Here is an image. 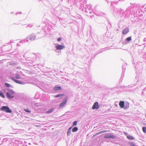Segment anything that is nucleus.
Segmentation results:
<instances>
[{"mask_svg": "<svg viewBox=\"0 0 146 146\" xmlns=\"http://www.w3.org/2000/svg\"><path fill=\"white\" fill-rule=\"evenodd\" d=\"M0 110L7 113H11L12 112L11 110L7 106H3L1 108Z\"/></svg>", "mask_w": 146, "mask_h": 146, "instance_id": "f257e3e1", "label": "nucleus"}, {"mask_svg": "<svg viewBox=\"0 0 146 146\" xmlns=\"http://www.w3.org/2000/svg\"><path fill=\"white\" fill-rule=\"evenodd\" d=\"M14 92L12 90H10L7 93V97L10 98H12L14 97Z\"/></svg>", "mask_w": 146, "mask_h": 146, "instance_id": "f03ea898", "label": "nucleus"}, {"mask_svg": "<svg viewBox=\"0 0 146 146\" xmlns=\"http://www.w3.org/2000/svg\"><path fill=\"white\" fill-rule=\"evenodd\" d=\"M99 108V106L98 103L97 102H95L94 104L92 107V109L93 110H94L95 109H98Z\"/></svg>", "mask_w": 146, "mask_h": 146, "instance_id": "7ed1b4c3", "label": "nucleus"}, {"mask_svg": "<svg viewBox=\"0 0 146 146\" xmlns=\"http://www.w3.org/2000/svg\"><path fill=\"white\" fill-rule=\"evenodd\" d=\"M104 137L106 139H114L115 138V137L112 135H105Z\"/></svg>", "mask_w": 146, "mask_h": 146, "instance_id": "20e7f679", "label": "nucleus"}, {"mask_svg": "<svg viewBox=\"0 0 146 146\" xmlns=\"http://www.w3.org/2000/svg\"><path fill=\"white\" fill-rule=\"evenodd\" d=\"M12 79L15 82H16V83H17L18 84H24V83L23 82H21L20 81H19V80H17L16 79H15L14 78H12Z\"/></svg>", "mask_w": 146, "mask_h": 146, "instance_id": "39448f33", "label": "nucleus"}, {"mask_svg": "<svg viewBox=\"0 0 146 146\" xmlns=\"http://www.w3.org/2000/svg\"><path fill=\"white\" fill-rule=\"evenodd\" d=\"M67 102V100L66 99L63 100V102L62 103L60 104V105L59 106L60 108H61L62 107L64 106L65 104Z\"/></svg>", "mask_w": 146, "mask_h": 146, "instance_id": "423d86ee", "label": "nucleus"}, {"mask_svg": "<svg viewBox=\"0 0 146 146\" xmlns=\"http://www.w3.org/2000/svg\"><path fill=\"white\" fill-rule=\"evenodd\" d=\"M125 103L123 101H120L119 105L121 108H123L124 107Z\"/></svg>", "mask_w": 146, "mask_h": 146, "instance_id": "0eeeda50", "label": "nucleus"}, {"mask_svg": "<svg viewBox=\"0 0 146 146\" xmlns=\"http://www.w3.org/2000/svg\"><path fill=\"white\" fill-rule=\"evenodd\" d=\"M61 90V87L59 86H55L53 88V90L56 91L57 90Z\"/></svg>", "mask_w": 146, "mask_h": 146, "instance_id": "6e6552de", "label": "nucleus"}, {"mask_svg": "<svg viewBox=\"0 0 146 146\" xmlns=\"http://www.w3.org/2000/svg\"><path fill=\"white\" fill-rule=\"evenodd\" d=\"M64 47V46H62V45H58L56 47V48L57 50H59L63 49Z\"/></svg>", "mask_w": 146, "mask_h": 146, "instance_id": "1a4fd4ad", "label": "nucleus"}, {"mask_svg": "<svg viewBox=\"0 0 146 146\" xmlns=\"http://www.w3.org/2000/svg\"><path fill=\"white\" fill-rule=\"evenodd\" d=\"M129 31V29L127 28H125L122 31V33L123 34H125L128 33Z\"/></svg>", "mask_w": 146, "mask_h": 146, "instance_id": "9d476101", "label": "nucleus"}, {"mask_svg": "<svg viewBox=\"0 0 146 146\" xmlns=\"http://www.w3.org/2000/svg\"><path fill=\"white\" fill-rule=\"evenodd\" d=\"M78 130V128L76 127H74L72 129V131L73 132L77 131Z\"/></svg>", "mask_w": 146, "mask_h": 146, "instance_id": "9b49d317", "label": "nucleus"}, {"mask_svg": "<svg viewBox=\"0 0 146 146\" xmlns=\"http://www.w3.org/2000/svg\"><path fill=\"white\" fill-rule=\"evenodd\" d=\"M127 138L130 140H133L134 139V138L130 135H128L127 136Z\"/></svg>", "mask_w": 146, "mask_h": 146, "instance_id": "f8f14e48", "label": "nucleus"}, {"mask_svg": "<svg viewBox=\"0 0 146 146\" xmlns=\"http://www.w3.org/2000/svg\"><path fill=\"white\" fill-rule=\"evenodd\" d=\"M142 130L143 132L145 133H146V127H142Z\"/></svg>", "mask_w": 146, "mask_h": 146, "instance_id": "ddd939ff", "label": "nucleus"}, {"mask_svg": "<svg viewBox=\"0 0 146 146\" xmlns=\"http://www.w3.org/2000/svg\"><path fill=\"white\" fill-rule=\"evenodd\" d=\"M15 78L17 79H20V75L18 74H17L15 76Z\"/></svg>", "mask_w": 146, "mask_h": 146, "instance_id": "4468645a", "label": "nucleus"}, {"mask_svg": "<svg viewBox=\"0 0 146 146\" xmlns=\"http://www.w3.org/2000/svg\"><path fill=\"white\" fill-rule=\"evenodd\" d=\"M0 96L2 97L3 98H5V96L3 94V93L2 92H0Z\"/></svg>", "mask_w": 146, "mask_h": 146, "instance_id": "2eb2a0df", "label": "nucleus"}, {"mask_svg": "<svg viewBox=\"0 0 146 146\" xmlns=\"http://www.w3.org/2000/svg\"><path fill=\"white\" fill-rule=\"evenodd\" d=\"M53 108H52L49 111H46V113H50L51 112H52V111H53Z\"/></svg>", "mask_w": 146, "mask_h": 146, "instance_id": "dca6fc26", "label": "nucleus"}, {"mask_svg": "<svg viewBox=\"0 0 146 146\" xmlns=\"http://www.w3.org/2000/svg\"><path fill=\"white\" fill-rule=\"evenodd\" d=\"M23 110H24V111H25L26 112H28V113H31V111L30 110H29L28 109H24Z\"/></svg>", "mask_w": 146, "mask_h": 146, "instance_id": "f3484780", "label": "nucleus"}, {"mask_svg": "<svg viewBox=\"0 0 146 146\" xmlns=\"http://www.w3.org/2000/svg\"><path fill=\"white\" fill-rule=\"evenodd\" d=\"M129 144L131 146H135V144L132 142H129Z\"/></svg>", "mask_w": 146, "mask_h": 146, "instance_id": "a211bd4d", "label": "nucleus"}, {"mask_svg": "<svg viewBox=\"0 0 146 146\" xmlns=\"http://www.w3.org/2000/svg\"><path fill=\"white\" fill-rule=\"evenodd\" d=\"M64 96V95L63 94H58V95L55 96L54 97L56 98H57V97H59L60 96Z\"/></svg>", "mask_w": 146, "mask_h": 146, "instance_id": "6ab92c4d", "label": "nucleus"}, {"mask_svg": "<svg viewBox=\"0 0 146 146\" xmlns=\"http://www.w3.org/2000/svg\"><path fill=\"white\" fill-rule=\"evenodd\" d=\"M126 40L127 41H130V40H131V37L130 36V37H129L127 38L126 39Z\"/></svg>", "mask_w": 146, "mask_h": 146, "instance_id": "aec40b11", "label": "nucleus"}, {"mask_svg": "<svg viewBox=\"0 0 146 146\" xmlns=\"http://www.w3.org/2000/svg\"><path fill=\"white\" fill-rule=\"evenodd\" d=\"M5 85L7 87H9L10 86V84L5 83Z\"/></svg>", "mask_w": 146, "mask_h": 146, "instance_id": "412c9836", "label": "nucleus"}, {"mask_svg": "<svg viewBox=\"0 0 146 146\" xmlns=\"http://www.w3.org/2000/svg\"><path fill=\"white\" fill-rule=\"evenodd\" d=\"M77 121H74V123H73V126H76V125H77Z\"/></svg>", "mask_w": 146, "mask_h": 146, "instance_id": "4be33fe9", "label": "nucleus"}, {"mask_svg": "<svg viewBox=\"0 0 146 146\" xmlns=\"http://www.w3.org/2000/svg\"><path fill=\"white\" fill-rule=\"evenodd\" d=\"M71 130H68V131L67 132V135H69L70 133Z\"/></svg>", "mask_w": 146, "mask_h": 146, "instance_id": "5701e85b", "label": "nucleus"}, {"mask_svg": "<svg viewBox=\"0 0 146 146\" xmlns=\"http://www.w3.org/2000/svg\"><path fill=\"white\" fill-rule=\"evenodd\" d=\"M61 40V38H59L58 39V41H60Z\"/></svg>", "mask_w": 146, "mask_h": 146, "instance_id": "b1692460", "label": "nucleus"}, {"mask_svg": "<svg viewBox=\"0 0 146 146\" xmlns=\"http://www.w3.org/2000/svg\"><path fill=\"white\" fill-rule=\"evenodd\" d=\"M103 133L102 132V131H100L99 132H98V133H96V135H98V134H100V133Z\"/></svg>", "mask_w": 146, "mask_h": 146, "instance_id": "393cba45", "label": "nucleus"}, {"mask_svg": "<svg viewBox=\"0 0 146 146\" xmlns=\"http://www.w3.org/2000/svg\"><path fill=\"white\" fill-rule=\"evenodd\" d=\"M102 131V133H105V132H107V131H106V130H104V131Z\"/></svg>", "mask_w": 146, "mask_h": 146, "instance_id": "a878e982", "label": "nucleus"}, {"mask_svg": "<svg viewBox=\"0 0 146 146\" xmlns=\"http://www.w3.org/2000/svg\"><path fill=\"white\" fill-rule=\"evenodd\" d=\"M72 127H70V128L68 129V130H71V129H72Z\"/></svg>", "mask_w": 146, "mask_h": 146, "instance_id": "bb28decb", "label": "nucleus"}]
</instances>
